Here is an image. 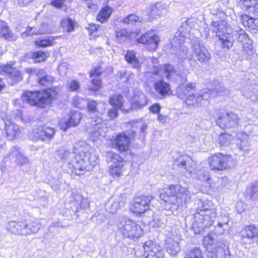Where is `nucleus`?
<instances>
[{"label":"nucleus","mask_w":258,"mask_h":258,"mask_svg":"<svg viewBox=\"0 0 258 258\" xmlns=\"http://www.w3.org/2000/svg\"><path fill=\"white\" fill-rule=\"evenodd\" d=\"M81 118V116L79 112L72 111L69 119H63L59 121V127L62 131H66L70 127L77 125L79 123Z\"/></svg>","instance_id":"nucleus-25"},{"label":"nucleus","mask_w":258,"mask_h":258,"mask_svg":"<svg viewBox=\"0 0 258 258\" xmlns=\"http://www.w3.org/2000/svg\"><path fill=\"white\" fill-rule=\"evenodd\" d=\"M241 243L245 247L258 245V229L252 225L246 226L240 234Z\"/></svg>","instance_id":"nucleus-10"},{"label":"nucleus","mask_w":258,"mask_h":258,"mask_svg":"<svg viewBox=\"0 0 258 258\" xmlns=\"http://www.w3.org/2000/svg\"><path fill=\"white\" fill-rule=\"evenodd\" d=\"M233 139V137L231 135L222 133L219 136L218 143L221 146H227L230 144Z\"/></svg>","instance_id":"nucleus-48"},{"label":"nucleus","mask_w":258,"mask_h":258,"mask_svg":"<svg viewBox=\"0 0 258 258\" xmlns=\"http://www.w3.org/2000/svg\"><path fill=\"white\" fill-rule=\"evenodd\" d=\"M46 31L43 30H40L39 31L36 30V28L28 27L27 30L23 33L22 35L24 37L27 36H32L33 35L41 34L46 33Z\"/></svg>","instance_id":"nucleus-57"},{"label":"nucleus","mask_w":258,"mask_h":258,"mask_svg":"<svg viewBox=\"0 0 258 258\" xmlns=\"http://www.w3.org/2000/svg\"><path fill=\"white\" fill-rule=\"evenodd\" d=\"M75 150V151L71 152L62 148L55 152L56 159L66 165L75 174H83V171L92 170L98 163V155L85 142H79L76 146Z\"/></svg>","instance_id":"nucleus-1"},{"label":"nucleus","mask_w":258,"mask_h":258,"mask_svg":"<svg viewBox=\"0 0 258 258\" xmlns=\"http://www.w3.org/2000/svg\"><path fill=\"white\" fill-rule=\"evenodd\" d=\"M135 137V131L131 130L127 132L126 135L124 133H120L116 135L113 141V144L120 152L128 150L131 139Z\"/></svg>","instance_id":"nucleus-17"},{"label":"nucleus","mask_w":258,"mask_h":258,"mask_svg":"<svg viewBox=\"0 0 258 258\" xmlns=\"http://www.w3.org/2000/svg\"><path fill=\"white\" fill-rule=\"evenodd\" d=\"M121 203L118 201H114L112 199L108 200L105 205V208L109 213H115L121 207Z\"/></svg>","instance_id":"nucleus-45"},{"label":"nucleus","mask_w":258,"mask_h":258,"mask_svg":"<svg viewBox=\"0 0 258 258\" xmlns=\"http://www.w3.org/2000/svg\"><path fill=\"white\" fill-rule=\"evenodd\" d=\"M1 35L5 39L9 41H14L16 39L17 36L10 29L9 26L4 22V25L0 26Z\"/></svg>","instance_id":"nucleus-39"},{"label":"nucleus","mask_w":258,"mask_h":258,"mask_svg":"<svg viewBox=\"0 0 258 258\" xmlns=\"http://www.w3.org/2000/svg\"><path fill=\"white\" fill-rule=\"evenodd\" d=\"M216 218V213L211 211L196 212L194 215L195 223L193 224L195 233H201L204 230L208 227H210L215 223Z\"/></svg>","instance_id":"nucleus-8"},{"label":"nucleus","mask_w":258,"mask_h":258,"mask_svg":"<svg viewBox=\"0 0 258 258\" xmlns=\"http://www.w3.org/2000/svg\"><path fill=\"white\" fill-rule=\"evenodd\" d=\"M190 21L191 20L188 19L182 23L181 26L178 29V31L172 39L171 44L176 45L178 43L181 44L185 42L191 29V25L189 24L191 23Z\"/></svg>","instance_id":"nucleus-20"},{"label":"nucleus","mask_w":258,"mask_h":258,"mask_svg":"<svg viewBox=\"0 0 258 258\" xmlns=\"http://www.w3.org/2000/svg\"><path fill=\"white\" fill-rule=\"evenodd\" d=\"M24 221H12L8 223L7 226L8 231L11 233L17 235L25 236Z\"/></svg>","instance_id":"nucleus-32"},{"label":"nucleus","mask_w":258,"mask_h":258,"mask_svg":"<svg viewBox=\"0 0 258 258\" xmlns=\"http://www.w3.org/2000/svg\"><path fill=\"white\" fill-rule=\"evenodd\" d=\"M102 119L99 116L92 118L91 121L86 125V132L90 135L92 141H97L100 137H104L105 132L103 127Z\"/></svg>","instance_id":"nucleus-14"},{"label":"nucleus","mask_w":258,"mask_h":258,"mask_svg":"<svg viewBox=\"0 0 258 258\" xmlns=\"http://www.w3.org/2000/svg\"><path fill=\"white\" fill-rule=\"evenodd\" d=\"M115 32L116 38L119 42L125 41L130 36V33L124 28H117Z\"/></svg>","instance_id":"nucleus-52"},{"label":"nucleus","mask_w":258,"mask_h":258,"mask_svg":"<svg viewBox=\"0 0 258 258\" xmlns=\"http://www.w3.org/2000/svg\"><path fill=\"white\" fill-rule=\"evenodd\" d=\"M43 73V70H39L37 72V75L38 76V82L40 85L44 87L49 86L53 82L54 79L52 76L49 75H44V76L39 75Z\"/></svg>","instance_id":"nucleus-44"},{"label":"nucleus","mask_w":258,"mask_h":258,"mask_svg":"<svg viewBox=\"0 0 258 258\" xmlns=\"http://www.w3.org/2000/svg\"><path fill=\"white\" fill-rule=\"evenodd\" d=\"M184 258H204L201 249L195 247L187 251L185 254Z\"/></svg>","instance_id":"nucleus-51"},{"label":"nucleus","mask_w":258,"mask_h":258,"mask_svg":"<svg viewBox=\"0 0 258 258\" xmlns=\"http://www.w3.org/2000/svg\"><path fill=\"white\" fill-rule=\"evenodd\" d=\"M61 25L64 31L70 32L74 29V22L70 18H64L62 19Z\"/></svg>","instance_id":"nucleus-50"},{"label":"nucleus","mask_w":258,"mask_h":258,"mask_svg":"<svg viewBox=\"0 0 258 258\" xmlns=\"http://www.w3.org/2000/svg\"><path fill=\"white\" fill-rule=\"evenodd\" d=\"M174 165L185 169L191 174L193 178L201 181H208L210 179V174L208 170L203 169L196 170L193 168L195 163L188 155H180L174 161Z\"/></svg>","instance_id":"nucleus-5"},{"label":"nucleus","mask_w":258,"mask_h":258,"mask_svg":"<svg viewBox=\"0 0 258 258\" xmlns=\"http://www.w3.org/2000/svg\"><path fill=\"white\" fill-rule=\"evenodd\" d=\"M100 29V27L96 24H90L87 27V29L89 31L90 35H93L94 36H98L99 34L97 32Z\"/></svg>","instance_id":"nucleus-64"},{"label":"nucleus","mask_w":258,"mask_h":258,"mask_svg":"<svg viewBox=\"0 0 258 258\" xmlns=\"http://www.w3.org/2000/svg\"><path fill=\"white\" fill-rule=\"evenodd\" d=\"M116 76L117 78L119 79L120 81L123 83H125L128 81L131 76V73L127 71H119L117 73Z\"/></svg>","instance_id":"nucleus-59"},{"label":"nucleus","mask_w":258,"mask_h":258,"mask_svg":"<svg viewBox=\"0 0 258 258\" xmlns=\"http://www.w3.org/2000/svg\"><path fill=\"white\" fill-rule=\"evenodd\" d=\"M0 74L6 75L12 80V84L17 83L22 80V74L15 68L10 64H6L0 67Z\"/></svg>","instance_id":"nucleus-22"},{"label":"nucleus","mask_w":258,"mask_h":258,"mask_svg":"<svg viewBox=\"0 0 258 258\" xmlns=\"http://www.w3.org/2000/svg\"><path fill=\"white\" fill-rule=\"evenodd\" d=\"M192 49L193 56L201 63L206 64L211 59V53L207 47L201 44L197 38L192 42Z\"/></svg>","instance_id":"nucleus-15"},{"label":"nucleus","mask_w":258,"mask_h":258,"mask_svg":"<svg viewBox=\"0 0 258 258\" xmlns=\"http://www.w3.org/2000/svg\"><path fill=\"white\" fill-rule=\"evenodd\" d=\"M240 19L245 27H247L253 33H258V19H254L247 15H243Z\"/></svg>","instance_id":"nucleus-34"},{"label":"nucleus","mask_w":258,"mask_h":258,"mask_svg":"<svg viewBox=\"0 0 258 258\" xmlns=\"http://www.w3.org/2000/svg\"><path fill=\"white\" fill-rule=\"evenodd\" d=\"M108 102L112 107L121 108L123 103V96L120 94L114 95L109 98Z\"/></svg>","instance_id":"nucleus-46"},{"label":"nucleus","mask_w":258,"mask_h":258,"mask_svg":"<svg viewBox=\"0 0 258 258\" xmlns=\"http://www.w3.org/2000/svg\"><path fill=\"white\" fill-rule=\"evenodd\" d=\"M145 258H164V250L162 247L156 242L148 240L143 245Z\"/></svg>","instance_id":"nucleus-16"},{"label":"nucleus","mask_w":258,"mask_h":258,"mask_svg":"<svg viewBox=\"0 0 258 258\" xmlns=\"http://www.w3.org/2000/svg\"><path fill=\"white\" fill-rule=\"evenodd\" d=\"M57 95V91L52 88L41 92L26 91L23 93L21 99L30 105L44 108L50 104L52 100L55 98Z\"/></svg>","instance_id":"nucleus-4"},{"label":"nucleus","mask_w":258,"mask_h":258,"mask_svg":"<svg viewBox=\"0 0 258 258\" xmlns=\"http://www.w3.org/2000/svg\"><path fill=\"white\" fill-rule=\"evenodd\" d=\"M55 131L53 128L47 126H34L29 133V138L34 141L40 140L48 143L54 138Z\"/></svg>","instance_id":"nucleus-12"},{"label":"nucleus","mask_w":258,"mask_h":258,"mask_svg":"<svg viewBox=\"0 0 258 258\" xmlns=\"http://www.w3.org/2000/svg\"><path fill=\"white\" fill-rule=\"evenodd\" d=\"M112 11V9L111 7H105L99 11L97 16V20L102 23L106 22L110 17Z\"/></svg>","instance_id":"nucleus-42"},{"label":"nucleus","mask_w":258,"mask_h":258,"mask_svg":"<svg viewBox=\"0 0 258 258\" xmlns=\"http://www.w3.org/2000/svg\"><path fill=\"white\" fill-rule=\"evenodd\" d=\"M233 32L235 34V38L237 41L241 43L242 49L238 56L239 59H247L249 55L252 53V42L245 31L239 27L233 28Z\"/></svg>","instance_id":"nucleus-9"},{"label":"nucleus","mask_w":258,"mask_h":258,"mask_svg":"<svg viewBox=\"0 0 258 258\" xmlns=\"http://www.w3.org/2000/svg\"><path fill=\"white\" fill-rule=\"evenodd\" d=\"M67 87L71 91H76L80 88V83L77 80H72L68 82Z\"/></svg>","instance_id":"nucleus-61"},{"label":"nucleus","mask_w":258,"mask_h":258,"mask_svg":"<svg viewBox=\"0 0 258 258\" xmlns=\"http://www.w3.org/2000/svg\"><path fill=\"white\" fill-rule=\"evenodd\" d=\"M108 156L110 158V173L113 176H120L124 166V161L122 158L118 154L115 153H109L108 154Z\"/></svg>","instance_id":"nucleus-19"},{"label":"nucleus","mask_w":258,"mask_h":258,"mask_svg":"<svg viewBox=\"0 0 258 258\" xmlns=\"http://www.w3.org/2000/svg\"><path fill=\"white\" fill-rule=\"evenodd\" d=\"M153 86L155 93L161 99H164L172 94V91L171 89L170 84L162 79L156 81Z\"/></svg>","instance_id":"nucleus-24"},{"label":"nucleus","mask_w":258,"mask_h":258,"mask_svg":"<svg viewBox=\"0 0 258 258\" xmlns=\"http://www.w3.org/2000/svg\"><path fill=\"white\" fill-rule=\"evenodd\" d=\"M240 118L232 111L223 112L216 121V124L222 129L235 128L239 125Z\"/></svg>","instance_id":"nucleus-11"},{"label":"nucleus","mask_w":258,"mask_h":258,"mask_svg":"<svg viewBox=\"0 0 258 258\" xmlns=\"http://www.w3.org/2000/svg\"><path fill=\"white\" fill-rule=\"evenodd\" d=\"M208 258H217L218 256L222 257L223 254L224 255V252H221L220 249L216 248L214 250H207Z\"/></svg>","instance_id":"nucleus-58"},{"label":"nucleus","mask_w":258,"mask_h":258,"mask_svg":"<svg viewBox=\"0 0 258 258\" xmlns=\"http://www.w3.org/2000/svg\"><path fill=\"white\" fill-rule=\"evenodd\" d=\"M210 167L212 170H223L233 165L231 157L221 153H216L208 159Z\"/></svg>","instance_id":"nucleus-13"},{"label":"nucleus","mask_w":258,"mask_h":258,"mask_svg":"<svg viewBox=\"0 0 258 258\" xmlns=\"http://www.w3.org/2000/svg\"><path fill=\"white\" fill-rule=\"evenodd\" d=\"M159 73L162 74L163 77H164L168 80H170L172 77L175 74V70L174 67L170 64H166L160 67V68L154 67V70L152 72H147L146 76L147 78L152 77V75L156 76Z\"/></svg>","instance_id":"nucleus-23"},{"label":"nucleus","mask_w":258,"mask_h":258,"mask_svg":"<svg viewBox=\"0 0 258 258\" xmlns=\"http://www.w3.org/2000/svg\"><path fill=\"white\" fill-rule=\"evenodd\" d=\"M211 27L213 32L216 33L217 37L220 36L221 34L228 31V29L230 28L227 22L224 20L213 22Z\"/></svg>","instance_id":"nucleus-35"},{"label":"nucleus","mask_w":258,"mask_h":258,"mask_svg":"<svg viewBox=\"0 0 258 258\" xmlns=\"http://www.w3.org/2000/svg\"><path fill=\"white\" fill-rule=\"evenodd\" d=\"M36 45L39 47H47L54 44V39L49 37L45 39L38 40L35 42Z\"/></svg>","instance_id":"nucleus-55"},{"label":"nucleus","mask_w":258,"mask_h":258,"mask_svg":"<svg viewBox=\"0 0 258 258\" xmlns=\"http://www.w3.org/2000/svg\"><path fill=\"white\" fill-rule=\"evenodd\" d=\"M180 250L178 242L173 239H169L166 243V250L171 255H175Z\"/></svg>","instance_id":"nucleus-43"},{"label":"nucleus","mask_w":258,"mask_h":258,"mask_svg":"<svg viewBox=\"0 0 258 258\" xmlns=\"http://www.w3.org/2000/svg\"><path fill=\"white\" fill-rule=\"evenodd\" d=\"M168 6L167 4L162 2H158L154 5L150 6V10L148 12L150 17L153 19H156L161 16L166 14Z\"/></svg>","instance_id":"nucleus-28"},{"label":"nucleus","mask_w":258,"mask_h":258,"mask_svg":"<svg viewBox=\"0 0 258 258\" xmlns=\"http://www.w3.org/2000/svg\"><path fill=\"white\" fill-rule=\"evenodd\" d=\"M134 94L131 103L132 109H140L147 105V97L142 91L136 88L134 90Z\"/></svg>","instance_id":"nucleus-26"},{"label":"nucleus","mask_w":258,"mask_h":258,"mask_svg":"<svg viewBox=\"0 0 258 258\" xmlns=\"http://www.w3.org/2000/svg\"><path fill=\"white\" fill-rule=\"evenodd\" d=\"M132 125V129L131 130H135L136 127H140V131L141 134H144L146 132L147 125L146 124H142L141 121H133Z\"/></svg>","instance_id":"nucleus-62"},{"label":"nucleus","mask_w":258,"mask_h":258,"mask_svg":"<svg viewBox=\"0 0 258 258\" xmlns=\"http://www.w3.org/2000/svg\"><path fill=\"white\" fill-rule=\"evenodd\" d=\"M184 43L185 42L181 44L177 43L176 45L173 44H171V45L172 46L178 48L176 55L180 61H183L186 59L191 60L192 59L193 55L188 53L187 47L184 45Z\"/></svg>","instance_id":"nucleus-33"},{"label":"nucleus","mask_w":258,"mask_h":258,"mask_svg":"<svg viewBox=\"0 0 258 258\" xmlns=\"http://www.w3.org/2000/svg\"><path fill=\"white\" fill-rule=\"evenodd\" d=\"M143 19L135 14H130L125 17L123 20V22L131 25L136 24L137 23H140Z\"/></svg>","instance_id":"nucleus-53"},{"label":"nucleus","mask_w":258,"mask_h":258,"mask_svg":"<svg viewBox=\"0 0 258 258\" xmlns=\"http://www.w3.org/2000/svg\"><path fill=\"white\" fill-rule=\"evenodd\" d=\"M218 37L224 48L226 47L227 49L231 48L235 39L233 29H231L230 28L228 31L224 32Z\"/></svg>","instance_id":"nucleus-30"},{"label":"nucleus","mask_w":258,"mask_h":258,"mask_svg":"<svg viewBox=\"0 0 258 258\" xmlns=\"http://www.w3.org/2000/svg\"><path fill=\"white\" fill-rule=\"evenodd\" d=\"M51 175V179L50 180L51 187L53 190L58 191L60 189V185L64 184L66 181L62 178V175L60 173L52 172Z\"/></svg>","instance_id":"nucleus-38"},{"label":"nucleus","mask_w":258,"mask_h":258,"mask_svg":"<svg viewBox=\"0 0 258 258\" xmlns=\"http://www.w3.org/2000/svg\"><path fill=\"white\" fill-rule=\"evenodd\" d=\"M22 152V149L19 147L14 146L9 150L8 154L4 158V160L5 162H7L8 159L10 160H14L15 161Z\"/></svg>","instance_id":"nucleus-41"},{"label":"nucleus","mask_w":258,"mask_h":258,"mask_svg":"<svg viewBox=\"0 0 258 258\" xmlns=\"http://www.w3.org/2000/svg\"><path fill=\"white\" fill-rule=\"evenodd\" d=\"M245 197L248 200H255L258 197V185H253L248 187L245 192Z\"/></svg>","instance_id":"nucleus-47"},{"label":"nucleus","mask_w":258,"mask_h":258,"mask_svg":"<svg viewBox=\"0 0 258 258\" xmlns=\"http://www.w3.org/2000/svg\"><path fill=\"white\" fill-rule=\"evenodd\" d=\"M117 227L124 237L134 239L142 234L143 230L141 226L130 219L121 218Z\"/></svg>","instance_id":"nucleus-7"},{"label":"nucleus","mask_w":258,"mask_h":258,"mask_svg":"<svg viewBox=\"0 0 258 258\" xmlns=\"http://www.w3.org/2000/svg\"><path fill=\"white\" fill-rule=\"evenodd\" d=\"M237 146L239 150L243 152V155L247 154L251 149L250 144L248 140L247 135L245 133L237 134Z\"/></svg>","instance_id":"nucleus-31"},{"label":"nucleus","mask_w":258,"mask_h":258,"mask_svg":"<svg viewBox=\"0 0 258 258\" xmlns=\"http://www.w3.org/2000/svg\"><path fill=\"white\" fill-rule=\"evenodd\" d=\"M191 197L190 191L180 185H171L160 194V199L164 202L181 208L190 201Z\"/></svg>","instance_id":"nucleus-2"},{"label":"nucleus","mask_w":258,"mask_h":258,"mask_svg":"<svg viewBox=\"0 0 258 258\" xmlns=\"http://www.w3.org/2000/svg\"><path fill=\"white\" fill-rule=\"evenodd\" d=\"M195 88V85L192 83L182 85L177 90L178 97L184 100L185 103L187 106L201 105L202 100H208L214 95L208 89H203L200 94L196 96L191 92Z\"/></svg>","instance_id":"nucleus-3"},{"label":"nucleus","mask_w":258,"mask_h":258,"mask_svg":"<svg viewBox=\"0 0 258 258\" xmlns=\"http://www.w3.org/2000/svg\"><path fill=\"white\" fill-rule=\"evenodd\" d=\"M33 57L36 62H41L44 61L47 58L45 52L42 51H37L33 53Z\"/></svg>","instance_id":"nucleus-60"},{"label":"nucleus","mask_w":258,"mask_h":258,"mask_svg":"<svg viewBox=\"0 0 258 258\" xmlns=\"http://www.w3.org/2000/svg\"><path fill=\"white\" fill-rule=\"evenodd\" d=\"M214 90L219 95H228L229 94V90L221 84L216 86Z\"/></svg>","instance_id":"nucleus-63"},{"label":"nucleus","mask_w":258,"mask_h":258,"mask_svg":"<svg viewBox=\"0 0 258 258\" xmlns=\"http://www.w3.org/2000/svg\"><path fill=\"white\" fill-rule=\"evenodd\" d=\"M160 39L153 31H149L143 34L137 39L139 43L148 46L151 50H154L158 47Z\"/></svg>","instance_id":"nucleus-21"},{"label":"nucleus","mask_w":258,"mask_h":258,"mask_svg":"<svg viewBox=\"0 0 258 258\" xmlns=\"http://www.w3.org/2000/svg\"><path fill=\"white\" fill-rule=\"evenodd\" d=\"M102 74V71L100 67H97L91 70L90 76L91 78V86L89 88L93 91H98L101 86V81L99 78Z\"/></svg>","instance_id":"nucleus-29"},{"label":"nucleus","mask_w":258,"mask_h":258,"mask_svg":"<svg viewBox=\"0 0 258 258\" xmlns=\"http://www.w3.org/2000/svg\"><path fill=\"white\" fill-rule=\"evenodd\" d=\"M240 5L242 9L252 12L254 15L255 7H257L256 5H258V0H241Z\"/></svg>","instance_id":"nucleus-40"},{"label":"nucleus","mask_w":258,"mask_h":258,"mask_svg":"<svg viewBox=\"0 0 258 258\" xmlns=\"http://www.w3.org/2000/svg\"><path fill=\"white\" fill-rule=\"evenodd\" d=\"M137 52L133 50H128L124 55L125 59L134 68L140 69L141 63L136 56Z\"/></svg>","instance_id":"nucleus-36"},{"label":"nucleus","mask_w":258,"mask_h":258,"mask_svg":"<svg viewBox=\"0 0 258 258\" xmlns=\"http://www.w3.org/2000/svg\"><path fill=\"white\" fill-rule=\"evenodd\" d=\"M153 199V197L150 195H142L136 197L134 199V204L131 210L137 214L144 213L149 210V204Z\"/></svg>","instance_id":"nucleus-18"},{"label":"nucleus","mask_w":258,"mask_h":258,"mask_svg":"<svg viewBox=\"0 0 258 258\" xmlns=\"http://www.w3.org/2000/svg\"><path fill=\"white\" fill-rule=\"evenodd\" d=\"M72 103L75 107L83 109L86 105V100L79 96H75L73 99Z\"/></svg>","instance_id":"nucleus-56"},{"label":"nucleus","mask_w":258,"mask_h":258,"mask_svg":"<svg viewBox=\"0 0 258 258\" xmlns=\"http://www.w3.org/2000/svg\"><path fill=\"white\" fill-rule=\"evenodd\" d=\"M25 236L36 233L40 228L41 224L37 221H32L28 222L24 221Z\"/></svg>","instance_id":"nucleus-37"},{"label":"nucleus","mask_w":258,"mask_h":258,"mask_svg":"<svg viewBox=\"0 0 258 258\" xmlns=\"http://www.w3.org/2000/svg\"><path fill=\"white\" fill-rule=\"evenodd\" d=\"M200 203L201 204V206H200L197 209V212L211 211L213 213H216L214 205L211 201H200Z\"/></svg>","instance_id":"nucleus-49"},{"label":"nucleus","mask_w":258,"mask_h":258,"mask_svg":"<svg viewBox=\"0 0 258 258\" xmlns=\"http://www.w3.org/2000/svg\"><path fill=\"white\" fill-rule=\"evenodd\" d=\"M203 244L205 246L206 250H214L219 248L221 252H224V258L230 257L229 243L222 237L213 234V233H209L208 235L204 236Z\"/></svg>","instance_id":"nucleus-6"},{"label":"nucleus","mask_w":258,"mask_h":258,"mask_svg":"<svg viewBox=\"0 0 258 258\" xmlns=\"http://www.w3.org/2000/svg\"><path fill=\"white\" fill-rule=\"evenodd\" d=\"M4 122L6 137L9 140L12 141L20 134V129L17 124L10 119L5 120Z\"/></svg>","instance_id":"nucleus-27"},{"label":"nucleus","mask_w":258,"mask_h":258,"mask_svg":"<svg viewBox=\"0 0 258 258\" xmlns=\"http://www.w3.org/2000/svg\"><path fill=\"white\" fill-rule=\"evenodd\" d=\"M243 95L250 99L253 104L258 105V92L253 91H245Z\"/></svg>","instance_id":"nucleus-54"}]
</instances>
